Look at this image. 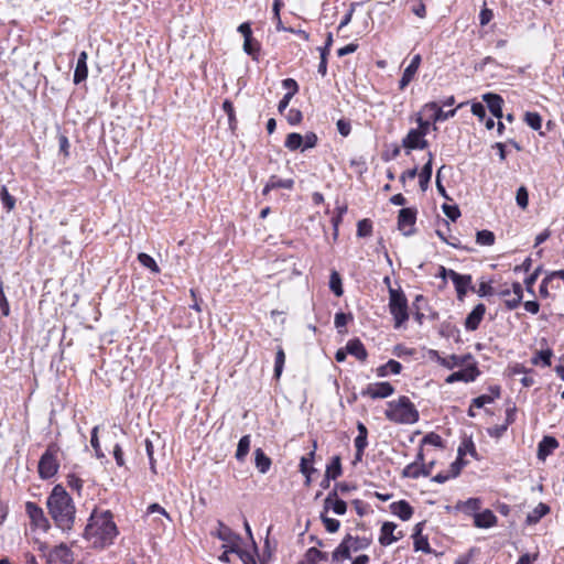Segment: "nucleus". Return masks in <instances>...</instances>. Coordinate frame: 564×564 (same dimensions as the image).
<instances>
[{
    "label": "nucleus",
    "instance_id": "obj_1",
    "mask_svg": "<svg viewBox=\"0 0 564 564\" xmlns=\"http://www.w3.org/2000/svg\"><path fill=\"white\" fill-rule=\"evenodd\" d=\"M119 534L111 511L95 508L86 524L84 536L94 547L104 549Z\"/></svg>",
    "mask_w": 564,
    "mask_h": 564
},
{
    "label": "nucleus",
    "instance_id": "obj_2",
    "mask_svg": "<svg viewBox=\"0 0 564 564\" xmlns=\"http://www.w3.org/2000/svg\"><path fill=\"white\" fill-rule=\"evenodd\" d=\"M46 507L55 525L69 532L75 523L76 507L73 498L62 485H56L46 500Z\"/></svg>",
    "mask_w": 564,
    "mask_h": 564
},
{
    "label": "nucleus",
    "instance_id": "obj_3",
    "mask_svg": "<svg viewBox=\"0 0 564 564\" xmlns=\"http://www.w3.org/2000/svg\"><path fill=\"white\" fill-rule=\"evenodd\" d=\"M386 417L397 424H414L419 421V411L411 400L402 395L395 401L388 402Z\"/></svg>",
    "mask_w": 564,
    "mask_h": 564
},
{
    "label": "nucleus",
    "instance_id": "obj_4",
    "mask_svg": "<svg viewBox=\"0 0 564 564\" xmlns=\"http://www.w3.org/2000/svg\"><path fill=\"white\" fill-rule=\"evenodd\" d=\"M389 295V311L393 316L394 328H400L409 319L408 300L401 291L391 288Z\"/></svg>",
    "mask_w": 564,
    "mask_h": 564
},
{
    "label": "nucleus",
    "instance_id": "obj_5",
    "mask_svg": "<svg viewBox=\"0 0 564 564\" xmlns=\"http://www.w3.org/2000/svg\"><path fill=\"white\" fill-rule=\"evenodd\" d=\"M58 452L59 448L56 444H50L42 454L37 465V471L41 479H50L57 474L59 468L57 457Z\"/></svg>",
    "mask_w": 564,
    "mask_h": 564
},
{
    "label": "nucleus",
    "instance_id": "obj_6",
    "mask_svg": "<svg viewBox=\"0 0 564 564\" xmlns=\"http://www.w3.org/2000/svg\"><path fill=\"white\" fill-rule=\"evenodd\" d=\"M217 530L214 533L219 540L224 542L221 547H227L229 551L235 552L239 551L241 538L239 534L235 533L228 525L224 522H217Z\"/></svg>",
    "mask_w": 564,
    "mask_h": 564
},
{
    "label": "nucleus",
    "instance_id": "obj_7",
    "mask_svg": "<svg viewBox=\"0 0 564 564\" xmlns=\"http://www.w3.org/2000/svg\"><path fill=\"white\" fill-rule=\"evenodd\" d=\"M462 368L463 369L451 373L445 379V382L449 384L455 383L457 381L469 383L474 382L480 375V371L477 367V362L475 361V359H473V361H469L467 365H464Z\"/></svg>",
    "mask_w": 564,
    "mask_h": 564
},
{
    "label": "nucleus",
    "instance_id": "obj_8",
    "mask_svg": "<svg viewBox=\"0 0 564 564\" xmlns=\"http://www.w3.org/2000/svg\"><path fill=\"white\" fill-rule=\"evenodd\" d=\"M431 357L434 359L437 364L443 366L446 369H454L456 367H463L464 365H467L469 361H473L474 357L471 354H465V355H449L446 357H442L438 351L431 350Z\"/></svg>",
    "mask_w": 564,
    "mask_h": 564
},
{
    "label": "nucleus",
    "instance_id": "obj_9",
    "mask_svg": "<svg viewBox=\"0 0 564 564\" xmlns=\"http://www.w3.org/2000/svg\"><path fill=\"white\" fill-rule=\"evenodd\" d=\"M394 393V387L387 381L369 383L361 391L362 397L371 399H386Z\"/></svg>",
    "mask_w": 564,
    "mask_h": 564
},
{
    "label": "nucleus",
    "instance_id": "obj_10",
    "mask_svg": "<svg viewBox=\"0 0 564 564\" xmlns=\"http://www.w3.org/2000/svg\"><path fill=\"white\" fill-rule=\"evenodd\" d=\"M416 220V210L413 208H402L398 216V228L404 236H411L414 234Z\"/></svg>",
    "mask_w": 564,
    "mask_h": 564
},
{
    "label": "nucleus",
    "instance_id": "obj_11",
    "mask_svg": "<svg viewBox=\"0 0 564 564\" xmlns=\"http://www.w3.org/2000/svg\"><path fill=\"white\" fill-rule=\"evenodd\" d=\"M25 512L34 527L42 530H47L50 528L48 520L45 517L43 509L35 502L28 501L25 503Z\"/></svg>",
    "mask_w": 564,
    "mask_h": 564
},
{
    "label": "nucleus",
    "instance_id": "obj_12",
    "mask_svg": "<svg viewBox=\"0 0 564 564\" xmlns=\"http://www.w3.org/2000/svg\"><path fill=\"white\" fill-rule=\"evenodd\" d=\"M73 553L65 544L55 546L46 556V564H73Z\"/></svg>",
    "mask_w": 564,
    "mask_h": 564
},
{
    "label": "nucleus",
    "instance_id": "obj_13",
    "mask_svg": "<svg viewBox=\"0 0 564 564\" xmlns=\"http://www.w3.org/2000/svg\"><path fill=\"white\" fill-rule=\"evenodd\" d=\"M451 280L454 283L457 299L463 301L468 291H474L473 279L470 274H459L457 272L451 273Z\"/></svg>",
    "mask_w": 564,
    "mask_h": 564
},
{
    "label": "nucleus",
    "instance_id": "obj_14",
    "mask_svg": "<svg viewBox=\"0 0 564 564\" xmlns=\"http://www.w3.org/2000/svg\"><path fill=\"white\" fill-rule=\"evenodd\" d=\"M402 145L408 150L406 152L409 153L411 150H423L427 148L429 142L425 139L423 131L411 129L403 138Z\"/></svg>",
    "mask_w": 564,
    "mask_h": 564
},
{
    "label": "nucleus",
    "instance_id": "obj_15",
    "mask_svg": "<svg viewBox=\"0 0 564 564\" xmlns=\"http://www.w3.org/2000/svg\"><path fill=\"white\" fill-rule=\"evenodd\" d=\"M397 524L393 522H384L380 529L379 543L382 546L391 545L392 543L403 538L402 531L395 532Z\"/></svg>",
    "mask_w": 564,
    "mask_h": 564
},
{
    "label": "nucleus",
    "instance_id": "obj_16",
    "mask_svg": "<svg viewBox=\"0 0 564 564\" xmlns=\"http://www.w3.org/2000/svg\"><path fill=\"white\" fill-rule=\"evenodd\" d=\"M486 313V306L482 303L477 304L465 319V328L469 332L476 330Z\"/></svg>",
    "mask_w": 564,
    "mask_h": 564
},
{
    "label": "nucleus",
    "instance_id": "obj_17",
    "mask_svg": "<svg viewBox=\"0 0 564 564\" xmlns=\"http://www.w3.org/2000/svg\"><path fill=\"white\" fill-rule=\"evenodd\" d=\"M421 61L422 58L420 54H416L412 57L410 64L404 69L403 75L399 82V88L401 90L404 89L412 82L420 67Z\"/></svg>",
    "mask_w": 564,
    "mask_h": 564
},
{
    "label": "nucleus",
    "instance_id": "obj_18",
    "mask_svg": "<svg viewBox=\"0 0 564 564\" xmlns=\"http://www.w3.org/2000/svg\"><path fill=\"white\" fill-rule=\"evenodd\" d=\"M482 100L487 104V107L494 117L498 119L502 118L503 99L500 95L487 93L482 95Z\"/></svg>",
    "mask_w": 564,
    "mask_h": 564
},
{
    "label": "nucleus",
    "instance_id": "obj_19",
    "mask_svg": "<svg viewBox=\"0 0 564 564\" xmlns=\"http://www.w3.org/2000/svg\"><path fill=\"white\" fill-rule=\"evenodd\" d=\"M558 447V442L553 436H544L538 445V458L545 460Z\"/></svg>",
    "mask_w": 564,
    "mask_h": 564
},
{
    "label": "nucleus",
    "instance_id": "obj_20",
    "mask_svg": "<svg viewBox=\"0 0 564 564\" xmlns=\"http://www.w3.org/2000/svg\"><path fill=\"white\" fill-rule=\"evenodd\" d=\"M496 523H497V517L489 509H486L482 512H476L474 514V524L477 528L489 529V528L496 525Z\"/></svg>",
    "mask_w": 564,
    "mask_h": 564
},
{
    "label": "nucleus",
    "instance_id": "obj_21",
    "mask_svg": "<svg viewBox=\"0 0 564 564\" xmlns=\"http://www.w3.org/2000/svg\"><path fill=\"white\" fill-rule=\"evenodd\" d=\"M87 58H88V55L85 51H83L78 56L75 72H74V83L76 85L86 80V78L88 76Z\"/></svg>",
    "mask_w": 564,
    "mask_h": 564
},
{
    "label": "nucleus",
    "instance_id": "obj_22",
    "mask_svg": "<svg viewBox=\"0 0 564 564\" xmlns=\"http://www.w3.org/2000/svg\"><path fill=\"white\" fill-rule=\"evenodd\" d=\"M391 512L402 521H408L413 514V508L405 500H399L390 505Z\"/></svg>",
    "mask_w": 564,
    "mask_h": 564
},
{
    "label": "nucleus",
    "instance_id": "obj_23",
    "mask_svg": "<svg viewBox=\"0 0 564 564\" xmlns=\"http://www.w3.org/2000/svg\"><path fill=\"white\" fill-rule=\"evenodd\" d=\"M293 186H294V181L292 178L282 180V178H279L275 175H272L269 178V181L265 184V186L263 187L262 194L263 195H268L271 191L276 189V188L292 189Z\"/></svg>",
    "mask_w": 564,
    "mask_h": 564
},
{
    "label": "nucleus",
    "instance_id": "obj_24",
    "mask_svg": "<svg viewBox=\"0 0 564 564\" xmlns=\"http://www.w3.org/2000/svg\"><path fill=\"white\" fill-rule=\"evenodd\" d=\"M346 349L348 354L355 356L360 361H365L367 359V350L358 338L349 340L346 345Z\"/></svg>",
    "mask_w": 564,
    "mask_h": 564
},
{
    "label": "nucleus",
    "instance_id": "obj_25",
    "mask_svg": "<svg viewBox=\"0 0 564 564\" xmlns=\"http://www.w3.org/2000/svg\"><path fill=\"white\" fill-rule=\"evenodd\" d=\"M549 512L550 507L544 502H540L531 512L528 513L525 523L528 525L536 524Z\"/></svg>",
    "mask_w": 564,
    "mask_h": 564
},
{
    "label": "nucleus",
    "instance_id": "obj_26",
    "mask_svg": "<svg viewBox=\"0 0 564 564\" xmlns=\"http://www.w3.org/2000/svg\"><path fill=\"white\" fill-rule=\"evenodd\" d=\"M401 370H402V365L394 359H390L388 362H386L384 365H381L380 367H378L376 369V375L379 378H384V377L389 376L390 373L399 375L401 372Z\"/></svg>",
    "mask_w": 564,
    "mask_h": 564
},
{
    "label": "nucleus",
    "instance_id": "obj_27",
    "mask_svg": "<svg viewBox=\"0 0 564 564\" xmlns=\"http://www.w3.org/2000/svg\"><path fill=\"white\" fill-rule=\"evenodd\" d=\"M425 108L433 110L432 119L434 122L445 121L449 118H453L456 113V109L443 111V109L438 106L437 102H429L425 105Z\"/></svg>",
    "mask_w": 564,
    "mask_h": 564
},
{
    "label": "nucleus",
    "instance_id": "obj_28",
    "mask_svg": "<svg viewBox=\"0 0 564 564\" xmlns=\"http://www.w3.org/2000/svg\"><path fill=\"white\" fill-rule=\"evenodd\" d=\"M402 475L406 478L417 479L421 476H430V469H425V465L420 466L411 463L404 467Z\"/></svg>",
    "mask_w": 564,
    "mask_h": 564
},
{
    "label": "nucleus",
    "instance_id": "obj_29",
    "mask_svg": "<svg viewBox=\"0 0 564 564\" xmlns=\"http://www.w3.org/2000/svg\"><path fill=\"white\" fill-rule=\"evenodd\" d=\"M352 549L347 540L344 538L339 545L334 550L332 558L334 562L348 560L351 557Z\"/></svg>",
    "mask_w": 564,
    "mask_h": 564
},
{
    "label": "nucleus",
    "instance_id": "obj_30",
    "mask_svg": "<svg viewBox=\"0 0 564 564\" xmlns=\"http://www.w3.org/2000/svg\"><path fill=\"white\" fill-rule=\"evenodd\" d=\"M271 458L265 455V453L262 451V448H257L254 451V465L259 473L265 474L269 471L271 467Z\"/></svg>",
    "mask_w": 564,
    "mask_h": 564
},
{
    "label": "nucleus",
    "instance_id": "obj_31",
    "mask_svg": "<svg viewBox=\"0 0 564 564\" xmlns=\"http://www.w3.org/2000/svg\"><path fill=\"white\" fill-rule=\"evenodd\" d=\"M327 553L319 551L317 547H310L304 555V558L299 564H316L319 561H326Z\"/></svg>",
    "mask_w": 564,
    "mask_h": 564
},
{
    "label": "nucleus",
    "instance_id": "obj_32",
    "mask_svg": "<svg viewBox=\"0 0 564 564\" xmlns=\"http://www.w3.org/2000/svg\"><path fill=\"white\" fill-rule=\"evenodd\" d=\"M260 48V43L252 36L243 40V51L251 56L253 61L259 59Z\"/></svg>",
    "mask_w": 564,
    "mask_h": 564
},
{
    "label": "nucleus",
    "instance_id": "obj_33",
    "mask_svg": "<svg viewBox=\"0 0 564 564\" xmlns=\"http://www.w3.org/2000/svg\"><path fill=\"white\" fill-rule=\"evenodd\" d=\"M352 319H354V316L351 313H344V312L336 313L335 317H334V324H335V327L337 328L338 333H340V334L347 333L346 326Z\"/></svg>",
    "mask_w": 564,
    "mask_h": 564
},
{
    "label": "nucleus",
    "instance_id": "obj_34",
    "mask_svg": "<svg viewBox=\"0 0 564 564\" xmlns=\"http://www.w3.org/2000/svg\"><path fill=\"white\" fill-rule=\"evenodd\" d=\"M432 177V162L431 159L424 164L423 169L419 173V184L423 192L429 187Z\"/></svg>",
    "mask_w": 564,
    "mask_h": 564
},
{
    "label": "nucleus",
    "instance_id": "obj_35",
    "mask_svg": "<svg viewBox=\"0 0 564 564\" xmlns=\"http://www.w3.org/2000/svg\"><path fill=\"white\" fill-rule=\"evenodd\" d=\"M317 447L316 441L313 443V451L308 453L307 456H304L301 458L300 463V471L304 474H312L315 471V468L311 465L314 456H315V449Z\"/></svg>",
    "mask_w": 564,
    "mask_h": 564
},
{
    "label": "nucleus",
    "instance_id": "obj_36",
    "mask_svg": "<svg viewBox=\"0 0 564 564\" xmlns=\"http://www.w3.org/2000/svg\"><path fill=\"white\" fill-rule=\"evenodd\" d=\"M357 430H358V435L356 436L354 443H355V448L360 451V448H366L368 446V441H367L368 430H367L366 425L361 422L357 423Z\"/></svg>",
    "mask_w": 564,
    "mask_h": 564
},
{
    "label": "nucleus",
    "instance_id": "obj_37",
    "mask_svg": "<svg viewBox=\"0 0 564 564\" xmlns=\"http://www.w3.org/2000/svg\"><path fill=\"white\" fill-rule=\"evenodd\" d=\"M303 135L297 132H291L286 135L284 147L290 151L302 150Z\"/></svg>",
    "mask_w": 564,
    "mask_h": 564
},
{
    "label": "nucleus",
    "instance_id": "obj_38",
    "mask_svg": "<svg viewBox=\"0 0 564 564\" xmlns=\"http://www.w3.org/2000/svg\"><path fill=\"white\" fill-rule=\"evenodd\" d=\"M250 449V435H243L237 446L236 458L243 462Z\"/></svg>",
    "mask_w": 564,
    "mask_h": 564
},
{
    "label": "nucleus",
    "instance_id": "obj_39",
    "mask_svg": "<svg viewBox=\"0 0 564 564\" xmlns=\"http://www.w3.org/2000/svg\"><path fill=\"white\" fill-rule=\"evenodd\" d=\"M325 475L327 478L336 479L341 475V463L339 456H334L330 464L327 465Z\"/></svg>",
    "mask_w": 564,
    "mask_h": 564
},
{
    "label": "nucleus",
    "instance_id": "obj_40",
    "mask_svg": "<svg viewBox=\"0 0 564 564\" xmlns=\"http://www.w3.org/2000/svg\"><path fill=\"white\" fill-rule=\"evenodd\" d=\"M329 289L336 296H341L344 293L341 285V278L337 271H333L329 276Z\"/></svg>",
    "mask_w": 564,
    "mask_h": 564
},
{
    "label": "nucleus",
    "instance_id": "obj_41",
    "mask_svg": "<svg viewBox=\"0 0 564 564\" xmlns=\"http://www.w3.org/2000/svg\"><path fill=\"white\" fill-rule=\"evenodd\" d=\"M476 242L480 246H492L495 243V234L490 230H479L476 234Z\"/></svg>",
    "mask_w": 564,
    "mask_h": 564
},
{
    "label": "nucleus",
    "instance_id": "obj_42",
    "mask_svg": "<svg viewBox=\"0 0 564 564\" xmlns=\"http://www.w3.org/2000/svg\"><path fill=\"white\" fill-rule=\"evenodd\" d=\"M138 260L143 267L151 270V272H153V273L160 272L159 265L156 264L155 260L150 254L141 252L138 254Z\"/></svg>",
    "mask_w": 564,
    "mask_h": 564
},
{
    "label": "nucleus",
    "instance_id": "obj_43",
    "mask_svg": "<svg viewBox=\"0 0 564 564\" xmlns=\"http://www.w3.org/2000/svg\"><path fill=\"white\" fill-rule=\"evenodd\" d=\"M345 539L350 544L354 552L367 549L369 546V541L367 539H361L359 536H352L350 534H347L345 536Z\"/></svg>",
    "mask_w": 564,
    "mask_h": 564
},
{
    "label": "nucleus",
    "instance_id": "obj_44",
    "mask_svg": "<svg viewBox=\"0 0 564 564\" xmlns=\"http://www.w3.org/2000/svg\"><path fill=\"white\" fill-rule=\"evenodd\" d=\"M285 362V354L282 347H279L275 354V361H274V377L279 379L282 375L283 367Z\"/></svg>",
    "mask_w": 564,
    "mask_h": 564
},
{
    "label": "nucleus",
    "instance_id": "obj_45",
    "mask_svg": "<svg viewBox=\"0 0 564 564\" xmlns=\"http://www.w3.org/2000/svg\"><path fill=\"white\" fill-rule=\"evenodd\" d=\"M553 356V352L551 349L540 350L533 358L532 364L538 365L539 362H542L544 367L551 366V358Z\"/></svg>",
    "mask_w": 564,
    "mask_h": 564
},
{
    "label": "nucleus",
    "instance_id": "obj_46",
    "mask_svg": "<svg viewBox=\"0 0 564 564\" xmlns=\"http://www.w3.org/2000/svg\"><path fill=\"white\" fill-rule=\"evenodd\" d=\"M0 200L4 208L8 210H12L15 206V198L10 195L8 188L6 186H2L0 189Z\"/></svg>",
    "mask_w": 564,
    "mask_h": 564
},
{
    "label": "nucleus",
    "instance_id": "obj_47",
    "mask_svg": "<svg viewBox=\"0 0 564 564\" xmlns=\"http://www.w3.org/2000/svg\"><path fill=\"white\" fill-rule=\"evenodd\" d=\"M524 121L535 131L540 130L542 127V118L538 112H527Z\"/></svg>",
    "mask_w": 564,
    "mask_h": 564
},
{
    "label": "nucleus",
    "instance_id": "obj_48",
    "mask_svg": "<svg viewBox=\"0 0 564 564\" xmlns=\"http://www.w3.org/2000/svg\"><path fill=\"white\" fill-rule=\"evenodd\" d=\"M462 456H464V451H463V447L459 446L458 447V457L456 458L455 462H453L451 464V467H449V474H451L452 478L457 477L460 473V469L464 465Z\"/></svg>",
    "mask_w": 564,
    "mask_h": 564
},
{
    "label": "nucleus",
    "instance_id": "obj_49",
    "mask_svg": "<svg viewBox=\"0 0 564 564\" xmlns=\"http://www.w3.org/2000/svg\"><path fill=\"white\" fill-rule=\"evenodd\" d=\"M321 519L329 533H335L339 530L340 522L337 519L326 517L324 513L321 514Z\"/></svg>",
    "mask_w": 564,
    "mask_h": 564
},
{
    "label": "nucleus",
    "instance_id": "obj_50",
    "mask_svg": "<svg viewBox=\"0 0 564 564\" xmlns=\"http://www.w3.org/2000/svg\"><path fill=\"white\" fill-rule=\"evenodd\" d=\"M414 540V550L415 551H422L426 554H430L431 553V546H430V543H429V540L426 536L422 535V536H414L413 538Z\"/></svg>",
    "mask_w": 564,
    "mask_h": 564
},
{
    "label": "nucleus",
    "instance_id": "obj_51",
    "mask_svg": "<svg viewBox=\"0 0 564 564\" xmlns=\"http://www.w3.org/2000/svg\"><path fill=\"white\" fill-rule=\"evenodd\" d=\"M516 200L519 207L525 209L529 204V193L524 186H520L517 191Z\"/></svg>",
    "mask_w": 564,
    "mask_h": 564
},
{
    "label": "nucleus",
    "instance_id": "obj_52",
    "mask_svg": "<svg viewBox=\"0 0 564 564\" xmlns=\"http://www.w3.org/2000/svg\"><path fill=\"white\" fill-rule=\"evenodd\" d=\"M98 426H95L91 431V436H90V444L93 446V448L95 449V454L98 458H102L105 457L101 448H100V444H99V440H98Z\"/></svg>",
    "mask_w": 564,
    "mask_h": 564
},
{
    "label": "nucleus",
    "instance_id": "obj_53",
    "mask_svg": "<svg viewBox=\"0 0 564 564\" xmlns=\"http://www.w3.org/2000/svg\"><path fill=\"white\" fill-rule=\"evenodd\" d=\"M372 226L368 219H362L358 221L357 225V235L359 237H368L371 235Z\"/></svg>",
    "mask_w": 564,
    "mask_h": 564
},
{
    "label": "nucleus",
    "instance_id": "obj_54",
    "mask_svg": "<svg viewBox=\"0 0 564 564\" xmlns=\"http://www.w3.org/2000/svg\"><path fill=\"white\" fill-rule=\"evenodd\" d=\"M324 509L327 511V510H333L334 513L338 514V516H343L346 513L347 511V503L339 499L333 503H330L329 506H326L324 507Z\"/></svg>",
    "mask_w": 564,
    "mask_h": 564
},
{
    "label": "nucleus",
    "instance_id": "obj_55",
    "mask_svg": "<svg viewBox=\"0 0 564 564\" xmlns=\"http://www.w3.org/2000/svg\"><path fill=\"white\" fill-rule=\"evenodd\" d=\"M442 209L446 217H448L452 221H455L460 216V210L456 205L444 204Z\"/></svg>",
    "mask_w": 564,
    "mask_h": 564
},
{
    "label": "nucleus",
    "instance_id": "obj_56",
    "mask_svg": "<svg viewBox=\"0 0 564 564\" xmlns=\"http://www.w3.org/2000/svg\"><path fill=\"white\" fill-rule=\"evenodd\" d=\"M235 554L239 556L243 564H257L254 555L251 552L243 551L239 547V551H235ZM261 564H267V562L262 561Z\"/></svg>",
    "mask_w": 564,
    "mask_h": 564
},
{
    "label": "nucleus",
    "instance_id": "obj_57",
    "mask_svg": "<svg viewBox=\"0 0 564 564\" xmlns=\"http://www.w3.org/2000/svg\"><path fill=\"white\" fill-rule=\"evenodd\" d=\"M317 141H318V138L314 132H307L303 137L302 151H305L307 149H312V148L316 147Z\"/></svg>",
    "mask_w": 564,
    "mask_h": 564
},
{
    "label": "nucleus",
    "instance_id": "obj_58",
    "mask_svg": "<svg viewBox=\"0 0 564 564\" xmlns=\"http://www.w3.org/2000/svg\"><path fill=\"white\" fill-rule=\"evenodd\" d=\"M422 444H429V445H433V446H436V447H442L443 446V440L442 437L436 434V433H429L426 434L423 440H422Z\"/></svg>",
    "mask_w": 564,
    "mask_h": 564
},
{
    "label": "nucleus",
    "instance_id": "obj_59",
    "mask_svg": "<svg viewBox=\"0 0 564 564\" xmlns=\"http://www.w3.org/2000/svg\"><path fill=\"white\" fill-rule=\"evenodd\" d=\"M494 18V12L492 10L488 9L486 7V2H484V6L480 10V13H479V23L481 26H485L487 25Z\"/></svg>",
    "mask_w": 564,
    "mask_h": 564
},
{
    "label": "nucleus",
    "instance_id": "obj_60",
    "mask_svg": "<svg viewBox=\"0 0 564 564\" xmlns=\"http://www.w3.org/2000/svg\"><path fill=\"white\" fill-rule=\"evenodd\" d=\"M480 500L478 498H469L463 503V509L466 512H477L480 509Z\"/></svg>",
    "mask_w": 564,
    "mask_h": 564
},
{
    "label": "nucleus",
    "instance_id": "obj_61",
    "mask_svg": "<svg viewBox=\"0 0 564 564\" xmlns=\"http://www.w3.org/2000/svg\"><path fill=\"white\" fill-rule=\"evenodd\" d=\"M83 484H84V481L78 476H76L75 474H69L67 476V485L73 490H76L77 492H80V490L83 489Z\"/></svg>",
    "mask_w": 564,
    "mask_h": 564
},
{
    "label": "nucleus",
    "instance_id": "obj_62",
    "mask_svg": "<svg viewBox=\"0 0 564 564\" xmlns=\"http://www.w3.org/2000/svg\"><path fill=\"white\" fill-rule=\"evenodd\" d=\"M542 271V268L541 267H538L534 272L532 274H530L525 280H524V284H525V288H527V291L530 292V293H533V285L536 281V279L539 278L540 273Z\"/></svg>",
    "mask_w": 564,
    "mask_h": 564
},
{
    "label": "nucleus",
    "instance_id": "obj_63",
    "mask_svg": "<svg viewBox=\"0 0 564 564\" xmlns=\"http://www.w3.org/2000/svg\"><path fill=\"white\" fill-rule=\"evenodd\" d=\"M508 430V426L507 424H500V425H495L492 427H489L487 430V433L489 434V436L491 437H495V438H500Z\"/></svg>",
    "mask_w": 564,
    "mask_h": 564
},
{
    "label": "nucleus",
    "instance_id": "obj_64",
    "mask_svg": "<svg viewBox=\"0 0 564 564\" xmlns=\"http://www.w3.org/2000/svg\"><path fill=\"white\" fill-rule=\"evenodd\" d=\"M302 112L299 109H290L286 116V119L290 124L295 126L299 124L302 121Z\"/></svg>",
    "mask_w": 564,
    "mask_h": 564
}]
</instances>
